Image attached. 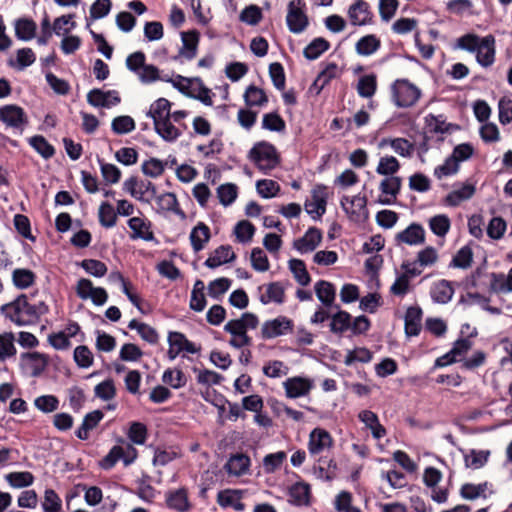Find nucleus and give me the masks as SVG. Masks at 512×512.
Listing matches in <instances>:
<instances>
[{"mask_svg":"<svg viewBox=\"0 0 512 512\" xmlns=\"http://www.w3.org/2000/svg\"><path fill=\"white\" fill-rule=\"evenodd\" d=\"M1 314L17 326H30L39 322L42 315L49 312L44 301L31 304L25 294L17 296L10 303L0 307Z\"/></svg>","mask_w":512,"mask_h":512,"instance_id":"obj_1","label":"nucleus"},{"mask_svg":"<svg viewBox=\"0 0 512 512\" xmlns=\"http://www.w3.org/2000/svg\"><path fill=\"white\" fill-rule=\"evenodd\" d=\"M249 159L265 174L276 168L280 162L275 146L266 141L254 144L249 151Z\"/></svg>","mask_w":512,"mask_h":512,"instance_id":"obj_2","label":"nucleus"},{"mask_svg":"<svg viewBox=\"0 0 512 512\" xmlns=\"http://www.w3.org/2000/svg\"><path fill=\"white\" fill-rule=\"evenodd\" d=\"M392 99L397 107L408 108L420 98L421 91L407 79H397L391 86Z\"/></svg>","mask_w":512,"mask_h":512,"instance_id":"obj_3","label":"nucleus"},{"mask_svg":"<svg viewBox=\"0 0 512 512\" xmlns=\"http://www.w3.org/2000/svg\"><path fill=\"white\" fill-rule=\"evenodd\" d=\"M123 190L145 203H150L151 199L157 195V188L153 182L139 180L136 176H131L123 183Z\"/></svg>","mask_w":512,"mask_h":512,"instance_id":"obj_4","label":"nucleus"},{"mask_svg":"<svg viewBox=\"0 0 512 512\" xmlns=\"http://www.w3.org/2000/svg\"><path fill=\"white\" fill-rule=\"evenodd\" d=\"M294 329L293 321L286 316H278L272 320H267L261 327V338L264 340L273 339L289 333Z\"/></svg>","mask_w":512,"mask_h":512,"instance_id":"obj_5","label":"nucleus"},{"mask_svg":"<svg viewBox=\"0 0 512 512\" xmlns=\"http://www.w3.org/2000/svg\"><path fill=\"white\" fill-rule=\"evenodd\" d=\"M286 23L288 29L295 34L303 32L309 25V19L303 9L290 1L287 7Z\"/></svg>","mask_w":512,"mask_h":512,"instance_id":"obj_6","label":"nucleus"},{"mask_svg":"<svg viewBox=\"0 0 512 512\" xmlns=\"http://www.w3.org/2000/svg\"><path fill=\"white\" fill-rule=\"evenodd\" d=\"M348 17L353 26H364L372 23L373 13L366 1L355 0L348 9Z\"/></svg>","mask_w":512,"mask_h":512,"instance_id":"obj_7","label":"nucleus"},{"mask_svg":"<svg viewBox=\"0 0 512 512\" xmlns=\"http://www.w3.org/2000/svg\"><path fill=\"white\" fill-rule=\"evenodd\" d=\"M121 98L116 90L102 91L94 88L87 94V102L94 107H105L119 104Z\"/></svg>","mask_w":512,"mask_h":512,"instance_id":"obj_8","label":"nucleus"},{"mask_svg":"<svg viewBox=\"0 0 512 512\" xmlns=\"http://www.w3.org/2000/svg\"><path fill=\"white\" fill-rule=\"evenodd\" d=\"M22 364L31 372L32 377H39L49 364V356L40 352H26L21 354Z\"/></svg>","mask_w":512,"mask_h":512,"instance_id":"obj_9","label":"nucleus"},{"mask_svg":"<svg viewBox=\"0 0 512 512\" xmlns=\"http://www.w3.org/2000/svg\"><path fill=\"white\" fill-rule=\"evenodd\" d=\"M327 198V187L323 184L316 185L312 190L313 201L305 202L306 212L310 215L316 213L317 218L321 217L326 212Z\"/></svg>","mask_w":512,"mask_h":512,"instance_id":"obj_10","label":"nucleus"},{"mask_svg":"<svg viewBox=\"0 0 512 512\" xmlns=\"http://www.w3.org/2000/svg\"><path fill=\"white\" fill-rule=\"evenodd\" d=\"M199 39L200 33L195 29L188 32H181L182 47L178 55L174 56L173 59L178 60L180 57H184L187 60L194 59L197 55Z\"/></svg>","mask_w":512,"mask_h":512,"instance_id":"obj_11","label":"nucleus"},{"mask_svg":"<svg viewBox=\"0 0 512 512\" xmlns=\"http://www.w3.org/2000/svg\"><path fill=\"white\" fill-rule=\"evenodd\" d=\"M424 123L426 132L431 134L451 133L460 129L458 124L447 123L446 117L443 114H428L424 118Z\"/></svg>","mask_w":512,"mask_h":512,"instance_id":"obj_12","label":"nucleus"},{"mask_svg":"<svg viewBox=\"0 0 512 512\" xmlns=\"http://www.w3.org/2000/svg\"><path fill=\"white\" fill-rule=\"evenodd\" d=\"M322 241V232L316 227H310L304 236L293 242V247L301 254L314 251Z\"/></svg>","mask_w":512,"mask_h":512,"instance_id":"obj_13","label":"nucleus"},{"mask_svg":"<svg viewBox=\"0 0 512 512\" xmlns=\"http://www.w3.org/2000/svg\"><path fill=\"white\" fill-rule=\"evenodd\" d=\"M2 113V121L8 127L19 129L28 124V119L23 108L18 105H5L3 106Z\"/></svg>","mask_w":512,"mask_h":512,"instance_id":"obj_14","label":"nucleus"},{"mask_svg":"<svg viewBox=\"0 0 512 512\" xmlns=\"http://www.w3.org/2000/svg\"><path fill=\"white\" fill-rule=\"evenodd\" d=\"M283 385L286 396L293 399L307 395L313 387V382L308 378L296 376L288 378Z\"/></svg>","mask_w":512,"mask_h":512,"instance_id":"obj_15","label":"nucleus"},{"mask_svg":"<svg viewBox=\"0 0 512 512\" xmlns=\"http://www.w3.org/2000/svg\"><path fill=\"white\" fill-rule=\"evenodd\" d=\"M333 439L328 431L321 428L312 430L309 436L308 450L312 455H317L326 447H331Z\"/></svg>","mask_w":512,"mask_h":512,"instance_id":"obj_16","label":"nucleus"},{"mask_svg":"<svg viewBox=\"0 0 512 512\" xmlns=\"http://www.w3.org/2000/svg\"><path fill=\"white\" fill-rule=\"evenodd\" d=\"M423 312L419 306H410L407 308L404 317L405 334L408 337L418 336L422 328Z\"/></svg>","mask_w":512,"mask_h":512,"instance_id":"obj_17","label":"nucleus"},{"mask_svg":"<svg viewBox=\"0 0 512 512\" xmlns=\"http://www.w3.org/2000/svg\"><path fill=\"white\" fill-rule=\"evenodd\" d=\"M340 204L343 210L349 215L352 220H358L361 216V212L367 213L366 205L367 198L366 196L356 195L352 198L348 196H343Z\"/></svg>","mask_w":512,"mask_h":512,"instance_id":"obj_18","label":"nucleus"},{"mask_svg":"<svg viewBox=\"0 0 512 512\" xmlns=\"http://www.w3.org/2000/svg\"><path fill=\"white\" fill-rule=\"evenodd\" d=\"M128 226L132 230L131 239H142L145 241H156L153 231L150 230L151 222L140 217H132L128 220Z\"/></svg>","mask_w":512,"mask_h":512,"instance_id":"obj_19","label":"nucleus"},{"mask_svg":"<svg viewBox=\"0 0 512 512\" xmlns=\"http://www.w3.org/2000/svg\"><path fill=\"white\" fill-rule=\"evenodd\" d=\"M476 60L483 67H489L495 60V38L487 35L482 38V45L476 51Z\"/></svg>","mask_w":512,"mask_h":512,"instance_id":"obj_20","label":"nucleus"},{"mask_svg":"<svg viewBox=\"0 0 512 512\" xmlns=\"http://www.w3.org/2000/svg\"><path fill=\"white\" fill-rule=\"evenodd\" d=\"M235 259L236 254L233 252L232 247L230 245H221L206 259L204 265L210 269H215L222 264L232 262Z\"/></svg>","mask_w":512,"mask_h":512,"instance_id":"obj_21","label":"nucleus"},{"mask_svg":"<svg viewBox=\"0 0 512 512\" xmlns=\"http://www.w3.org/2000/svg\"><path fill=\"white\" fill-rule=\"evenodd\" d=\"M158 213L173 212L176 215L185 217L184 211L179 207L177 197L172 192H165L154 197Z\"/></svg>","mask_w":512,"mask_h":512,"instance_id":"obj_22","label":"nucleus"},{"mask_svg":"<svg viewBox=\"0 0 512 512\" xmlns=\"http://www.w3.org/2000/svg\"><path fill=\"white\" fill-rule=\"evenodd\" d=\"M210 238L211 231L208 225H206L204 222H198V224L191 230L189 236L194 252H199L204 249Z\"/></svg>","mask_w":512,"mask_h":512,"instance_id":"obj_23","label":"nucleus"},{"mask_svg":"<svg viewBox=\"0 0 512 512\" xmlns=\"http://www.w3.org/2000/svg\"><path fill=\"white\" fill-rule=\"evenodd\" d=\"M396 240L409 245L422 244L425 241V232L421 225L412 223L405 230L397 234Z\"/></svg>","mask_w":512,"mask_h":512,"instance_id":"obj_24","label":"nucleus"},{"mask_svg":"<svg viewBox=\"0 0 512 512\" xmlns=\"http://www.w3.org/2000/svg\"><path fill=\"white\" fill-rule=\"evenodd\" d=\"M15 36L22 41H28L35 37L37 24L31 18H18L14 22Z\"/></svg>","mask_w":512,"mask_h":512,"instance_id":"obj_25","label":"nucleus"},{"mask_svg":"<svg viewBox=\"0 0 512 512\" xmlns=\"http://www.w3.org/2000/svg\"><path fill=\"white\" fill-rule=\"evenodd\" d=\"M154 130L163 140L167 142H174L182 134L181 130L173 125L171 118L155 121Z\"/></svg>","mask_w":512,"mask_h":512,"instance_id":"obj_26","label":"nucleus"},{"mask_svg":"<svg viewBox=\"0 0 512 512\" xmlns=\"http://www.w3.org/2000/svg\"><path fill=\"white\" fill-rule=\"evenodd\" d=\"M250 466V458L242 453L232 455L225 464L226 471L235 476L243 475Z\"/></svg>","mask_w":512,"mask_h":512,"instance_id":"obj_27","label":"nucleus"},{"mask_svg":"<svg viewBox=\"0 0 512 512\" xmlns=\"http://www.w3.org/2000/svg\"><path fill=\"white\" fill-rule=\"evenodd\" d=\"M166 505L170 509L177 510L179 512H185L189 509V501L187 491L184 488L170 491L166 496Z\"/></svg>","mask_w":512,"mask_h":512,"instance_id":"obj_28","label":"nucleus"},{"mask_svg":"<svg viewBox=\"0 0 512 512\" xmlns=\"http://www.w3.org/2000/svg\"><path fill=\"white\" fill-rule=\"evenodd\" d=\"M430 294L434 302L446 304L451 300L454 294V289L449 281L440 280L434 284Z\"/></svg>","mask_w":512,"mask_h":512,"instance_id":"obj_29","label":"nucleus"},{"mask_svg":"<svg viewBox=\"0 0 512 512\" xmlns=\"http://www.w3.org/2000/svg\"><path fill=\"white\" fill-rule=\"evenodd\" d=\"M289 502L296 506L308 505L310 486L303 482H297L289 489Z\"/></svg>","mask_w":512,"mask_h":512,"instance_id":"obj_30","label":"nucleus"},{"mask_svg":"<svg viewBox=\"0 0 512 512\" xmlns=\"http://www.w3.org/2000/svg\"><path fill=\"white\" fill-rule=\"evenodd\" d=\"M171 102L166 98L157 99L147 112V116L153 119V122L171 118Z\"/></svg>","mask_w":512,"mask_h":512,"instance_id":"obj_31","label":"nucleus"},{"mask_svg":"<svg viewBox=\"0 0 512 512\" xmlns=\"http://www.w3.org/2000/svg\"><path fill=\"white\" fill-rule=\"evenodd\" d=\"M244 101L248 107H262L268 103V96L262 88L249 85L244 93Z\"/></svg>","mask_w":512,"mask_h":512,"instance_id":"obj_32","label":"nucleus"},{"mask_svg":"<svg viewBox=\"0 0 512 512\" xmlns=\"http://www.w3.org/2000/svg\"><path fill=\"white\" fill-rule=\"evenodd\" d=\"M315 292L317 295V298L324 306H331L335 300V287L332 283L325 281V280H319L315 284Z\"/></svg>","mask_w":512,"mask_h":512,"instance_id":"obj_33","label":"nucleus"},{"mask_svg":"<svg viewBox=\"0 0 512 512\" xmlns=\"http://www.w3.org/2000/svg\"><path fill=\"white\" fill-rule=\"evenodd\" d=\"M475 193V186L472 184H465L460 189L450 192L445 197V203L449 206L456 207L462 201L470 199Z\"/></svg>","mask_w":512,"mask_h":512,"instance_id":"obj_34","label":"nucleus"},{"mask_svg":"<svg viewBox=\"0 0 512 512\" xmlns=\"http://www.w3.org/2000/svg\"><path fill=\"white\" fill-rule=\"evenodd\" d=\"M330 48V43L325 38L313 39L304 49L303 55L308 60H315Z\"/></svg>","mask_w":512,"mask_h":512,"instance_id":"obj_35","label":"nucleus"},{"mask_svg":"<svg viewBox=\"0 0 512 512\" xmlns=\"http://www.w3.org/2000/svg\"><path fill=\"white\" fill-rule=\"evenodd\" d=\"M285 300V290L280 282H272L267 285L266 294L261 295L260 301L263 304L275 302L282 304Z\"/></svg>","mask_w":512,"mask_h":512,"instance_id":"obj_36","label":"nucleus"},{"mask_svg":"<svg viewBox=\"0 0 512 512\" xmlns=\"http://www.w3.org/2000/svg\"><path fill=\"white\" fill-rule=\"evenodd\" d=\"M36 274L25 268H17L12 273V281L18 289H26L35 283Z\"/></svg>","mask_w":512,"mask_h":512,"instance_id":"obj_37","label":"nucleus"},{"mask_svg":"<svg viewBox=\"0 0 512 512\" xmlns=\"http://www.w3.org/2000/svg\"><path fill=\"white\" fill-rule=\"evenodd\" d=\"M351 315L344 310H338L331 316L330 330L335 334H342L351 326Z\"/></svg>","mask_w":512,"mask_h":512,"instance_id":"obj_38","label":"nucleus"},{"mask_svg":"<svg viewBox=\"0 0 512 512\" xmlns=\"http://www.w3.org/2000/svg\"><path fill=\"white\" fill-rule=\"evenodd\" d=\"M380 40L373 34L366 35L356 43V52L362 56H369L379 49Z\"/></svg>","mask_w":512,"mask_h":512,"instance_id":"obj_39","label":"nucleus"},{"mask_svg":"<svg viewBox=\"0 0 512 512\" xmlns=\"http://www.w3.org/2000/svg\"><path fill=\"white\" fill-rule=\"evenodd\" d=\"M377 89V77L375 74L364 75L359 78L357 92L363 98H371Z\"/></svg>","mask_w":512,"mask_h":512,"instance_id":"obj_40","label":"nucleus"},{"mask_svg":"<svg viewBox=\"0 0 512 512\" xmlns=\"http://www.w3.org/2000/svg\"><path fill=\"white\" fill-rule=\"evenodd\" d=\"M34 476L31 472H11L5 475V480L14 488H24L31 486L34 482Z\"/></svg>","mask_w":512,"mask_h":512,"instance_id":"obj_41","label":"nucleus"},{"mask_svg":"<svg viewBox=\"0 0 512 512\" xmlns=\"http://www.w3.org/2000/svg\"><path fill=\"white\" fill-rule=\"evenodd\" d=\"M177 79L179 81H185L188 84H191L192 82H196L199 86V92H198V94L193 93V96H189V97L197 99L207 106H211L213 104L212 98L210 96L211 90L203 84V81L201 80V78L196 77V78L190 79V78H186L181 75H178Z\"/></svg>","mask_w":512,"mask_h":512,"instance_id":"obj_42","label":"nucleus"},{"mask_svg":"<svg viewBox=\"0 0 512 512\" xmlns=\"http://www.w3.org/2000/svg\"><path fill=\"white\" fill-rule=\"evenodd\" d=\"M289 269L293 273L297 282L302 286H307L311 282V277L306 269L303 260L291 259L289 261Z\"/></svg>","mask_w":512,"mask_h":512,"instance_id":"obj_43","label":"nucleus"},{"mask_svg":"<svg viewBox=\"0 0 512 512\" xmlns=\"http://www.w3.org/2000/svg\"><path fill=\"white\" fill-rule=\"evenodd\" d=\"M262 128L272 132L282 133L286 129V123L277 112H270L263 115Z\"/></svg>","mask_w":512,"mask_h":512,"instance_id":"obj_44","label":"nucleus"},{"mask_svg":"<svg viewBox=\"0 0 512 512\" xmlns=\"http://www.w3.org/2000/svg\"><path fill=\"white\" fill-rule=\"evenodd\" d=\"M29 144L44 158L50 159L55 154L54 147L42 135H35L29 139Z\"/></svg>","mask_w":512,"mask_h":512,"instance_id":"obj_45","label":"nucleus"},{"mask_svg":"<svg viewBox=\"0 0 512 512\" xmlns=\"http://www.w3.org/2000/svg\"><path fill=\"white\" fill-rule=\"evenodd\" d=\"M263 14L261 8L255 4L246 6L239 15V20L251 26H255L261 22Z\"/></svg>","mask_w":512,"mask_h":512,"instance_id":"obj_46","label":"nucleus"},{"mask_svg":"<svg viewBox=\"0 0 512 512\" xmlns=\"http://www.w3.org/2000/svg\"><path fill=\"white\" fill-rule=\"evenodd\" d=\"M99 222L105 228L116 225L117 212L109 202H103L99 207Z\"/></svg>","mask_w":512,"mask_h":512,"instance_id":"obj_47","label":"nucleus"},{"mask_svg":"<svg viewBox=\"0 0 512 512\" xmlns=\"http://www.w3.org/2000/svg\"><path fill=\"white\" fill-rule=\"evenodd\" d=\"M400 169V163L394 156L381 157L376 172L384 176H394Z\"/></svg>","mask_w":512,"mask_h":512,"instance_id":"obj_48","label":"nucleus"},{"mask_svg":"<svg viewBox=\"0 0 512 512\" xmlns=\"http://www.w3.org/2000/svg\"><path fill=\"white\" fill-rule=\"evenodd\" d=\"M255 231V226L248 220L239 221L234 228V234L237 240L241 243H247L251 241Z\"/></svg>","mask_w":512,"mask_h":512,"instance_id":"obj_49","label":"nucleus"},{"mask_svg":"<svg viewBox=\"0 0 512 512\" xmlns=\"http://www.w3.org/2000/svg\"><path fill=\"white\" fill-rule=\"evenodd\" d=\"M429 226L435 235L444 237L450 229L451 222L447 215L440 214L430 219Z\"/></svg>","mask_w":512,"mask_h":512,"instance_id":"obj_50","label":"nucleus"},{"mask_svg":"<svg viewBox=\"0 0 512 512\" xmlns=\"http://www.w3.org/2000/svg\"><path fill=\"white\" fill-rule=\"evenodd\" d=\"M238 188L235 184H222L217 188L219 201L224 206L231 205L237 198Z\"/></svg>","mask_w":512,"mask_h":512,"instance_id":"obj_51","label":"nucleus"},{"mask_svg":"<svg viewBox=\"0 0 512 512\" xmlns=\"http://www.w3.org/2000/svg\"><path fill=\"white\" fill-rule=\"evenodd\" d=\"M491 290L495 292H512V268L505 279L503 274H491Z\"/></svg>","mask_w":512,"mask_h":512,"instance_id":"obj_52","label":"nucleus"},{"mask_svg":"<svg viewBox=\"0 0 512 512\" xmlns=\"http://www.w3.org/2000/svg\"><path fill=\"white\" fill-rule=\"evenodd\" d=\"M473 261V252L472 249L466 245L462 247L456 255L453 257L451 261V266L461 268V269H467L471 266Z\"/></svg>","mask_w":512,"mask_h":512,"instance_id":"obj_53","label":"nucleus"},{"mask_svg":"<svg viewBox=\"0 0 512 512\" xmlns=\"http://www.w3.org/2000/svg\"><path fill=\"white\" fill-rule=\"evenodd\" d=\"M402 179L398 176H390L383 179L380 183L379 189L383 194L391 195L394 199L397 197L401 190Z\"/></svg>","mask_w":512,"mask_h":512,"instance_id":"obj_54","label":"nucleus"},{"mask_svg":"<svg viewBox=\"0 0 512 512\" xmlns=\"http://www.w3.org/2000/svg\"><path fill=\"white\" fill-rule=\"evenodd\" d=\"M162 380L174 389H179L186 385V376L180 369H167L163 373Z\"/></svg>","mask_w":512,"mask_h":512,"instance_id":"obj_55","label":"nucleus"},{"mask_svg":"<svg viewBox=\"0 0 512 512\" xmlns=\"http://www.w3.org/2000/svg\"><path fill=\"white\" fill-rule=\"evenodd\" d=\"M13 341L14 335L11 332L0 335V362L16 354Z\"/></svg>","mask_w":512,"mask_h":512,"instance_id":"obj_56","label":"nucleus"},{"mask_svg":"<svg viewBox=\"0 0 512 512\" xmlns=\"http://www.w3.org/2000/svg\"><path fill=\"white\" fill-rule=\"evenodd\" d=\"M80 266L94 277H103L108 271L106 264L96 259H84L81 261Z\"/></svg>","mask_w":512,"mask_h":512,"instance_id":"obj_57","label":"nucleus"},{"mask_svg":"<svg viewBox=\"0 0 512 512\" xmlns=\"http://www.w3.org/2000/svg\"><path fill=\"white\" fill-rule=\"evenodd\" d=\"M111 128L116 134H127L135 129V122L130 116H118L113 119Z\"/></svg>","mask_w":512,"mask_h":512,"instance_id":"obj_58","label":"nucleus"},{"mask_svg":"<svg viewBox=\"0 0 512 512\" xmlns=\"http://www.w3.org/2000/svg\"><path fill=\"white\" fill-rule=\"evenodd\" d=\"M287 455L284 451L268 454L263 459V467L266 473H274L281 467Z\"/></svg>","mask_w":512,"mask_h":512,"instance_id":"obj_59","label":"nucleus"},{"mask_svg":"<svg viewBox=\"0 0 512 512\" xmlns=\"http://www.w3.org/2000/svg\"><path fill=\"white\" fill-rule=\"evenodd\" d=\"M256 189L261 197L271 198L278 194V192L280 191V186L274 180L262 179L257 181Z\"/></svg>","mask_w":512,"mask_h":512,"instance_id":"obj_60","label":"nucleus"},{"mask_svg":"<svg viewBox=\"0 0 512 512\" xmlns=\"http://www.w3.org/2000/svg\"><path fill=\"white\" fill-rule=\"evenodd\" d=\"M482 45V38L473 33H468L457 39V47L469 52H476Z\"/></svg>","mask_w":512,"mask_h":512,"instance_id":"obj_61","label":"nucleus"},{"mask_svg":"<svg viewBox=\"0 0 512 512\" xmlns=\"http://www.w3.org/2000/svg\"><path fill=\"white\" fill-rule=\"evenodd\" d=\"M123 456H124V447L115 445L110 449L108 454L103 459H101V461L99 462V465L104 470H110L115 466V464L119 460H121V457H123Z\"/></svg>","mask_w":512,"mask_h":512,"instance_id":"obj_62","label":"nucleus"},{"mask_svg":"<svg viewBox=\"0 0 512 512\" xmlns=\"http://www.w3.org/2000/svg\"><path fill=\"white\" fill-rule=\"evenodd\" d=\"M141 170L144 175L157 178L164 173L165 165L157 158H150L143 162Z\"/></svg>","mask_w":512,"mask_h":512,"instance_id":"obj_63","label":"nucleus"},{"mask_svg":"<svg viewBox=\"0 0 512 512\" xmlns=\"http://www.w3.org/2000/svg\"><path fill=\"white\" fill-rule=\"evenodd\" d=\"M95 395L104 400L109 401L116 396V388L113 379H106L97 384L94 389Z\"/></svg>","mask_w":512,"mask_h":512,"instance_id":"obj_64","label":"nucleus"}]
</instances>
